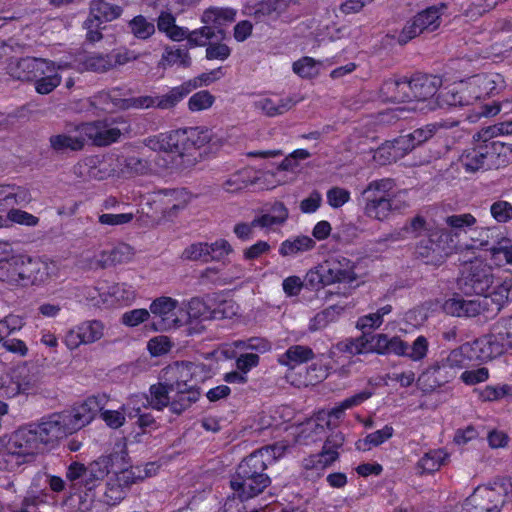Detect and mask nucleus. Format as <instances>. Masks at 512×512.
Segmentation results:
<instances>
[{"label":"nucleus","mask_w":512,"mask_h":512,"mask_svg":"<svg viewBox=\"0 0 512 512\" xmlns=\"http://www.w3.org/2000/svg\"><path fill=\"white\" fill-rule=\"evenodd\" d=\"M470 343H465L452 350L445 359L429 367L422 379L429 381L428 389L433 390L452 380L457 372L476 361Z\"/></svg>","instance_id":"obj_8"},{"label":"nucleus","mask_w":512,"mask_h":512,"mask_svg":"<svg viewBox=\"0 0 512 512\" xmlns=\"http://www.w3.org/2000/svg\"><path fill=\"white\" fill-rule=\"evenodd\" d=\"M371 396V391H361L351 397L344 399L337 406L330 410H320L316 414V420L319 423L325 424L328 428L336 427L346 410L360 405L361 403L369 399Z\"/></svg>","instance_id":"obj_21"},{"label":"nucleus","mask_w":512,"mask_h":512,"mask_svg":"<svg viewBox=\"0 0 512 512\" xmlns=\"http://www.w3.org/2000/svg\"><path fill=\"white\" fill-rule=\"evenodd\" d=\"M174 391L175 390L170 387L167 381L161 379V382L150 387V398L148 399L141 395L143 397V403L139 401L136 402V405L141 407L145 406V402H148L153 409L162 410L164 407L170 406L171 397L169 394Z\"/></svg>","instance_id":"obj_39"},{"label":"nucleus","mask_w":512,"mask_h":512,"mask_svg":"<svg viewBox=\"0 0 512 512\" xmlns=\"http://www.w3.org/2000/svg\"><path fill=\"white\" fill-rule=\"evenodd\" d=\"M493 330L503 343L505 350L512 348V317L499 320L493 326Z\"/></svg>","instance_id":"obj_63"},{"label":"nucleus","mask_w":512,"mask_h":512,"mask_svg":"<svg viewBox=\"0 0 512 512\" xmlns=\"http://www.w3.org/2000/svg\"><path fill=\"white\" fill-rule=\"evenodd\" d=\"M476 218L470 213L453 214L443 219V226H436L429 233L430 246H425L426 252H420L422 256H428L430 251L451 253L459 245V238L468 232V229L476 224Z\"/></svg>","instance_id":"obj_6"},{"label":"nucleus","mask_w":512,"mask_h":512,"mask_svg":"<svg viewBox=\"0 0 512 512\" xmlns=\"http://www.w3.org/2000/svg\"><path fill=\"white\" fill-rule=\"evenodd\" d=\"M149 311L154 318L152 326L155 331H167L185 324L183 309L174 298L168 296L156 298L151 302Z\"/></svg>","instance_id":"obj_10"},{"label":"nucleus","mask_w":512,"mask_h":512,"mask_svg":"<svg viewBox=\"0 0 512 512\" xmlns=\"http://www.w3.org/2000/svg\"><path fill=\"white\" fill-rule=\"evenodd\" d=\"M470 347L472 348L473 354H475L476 361H489L502 355L506 351L494 330H492L490 334L470 343Z\"/></svg>","instance_id":"obj_27"},{"label":"nucleus","mask_w":512,"mask_h":512,"mask_svg":"<svg viewBox=\"0 0 512 512\" xmlns=\"http://www.w3.org/2000/svg\"><path fill=\"white\" fill-rule=\"evenodd\" d=\"M125 489L145 478L149 477L146 469H142L141 466H132L115 473L113 476Z\"/></svg>","instance_id":"obj_54"},{"label":"nucleus","mask_w":512,"mask_h":512,"mask_svg":"<svg viewBox=\"0 0 512 512\" xmlns=\"http://www.w3.org/2000/svg\"><path fill=\"white\" fill-rule=\"evenodd\" d=\"M111 298L112 303L130 304L136 297L132 286L125 283H116L107 288L105 293Z\"/></svg>","instance_id":"obj_55"},{"label":"nucleus","mask_w":512,"mask_h":512,"mask_svg":"<svg viewBox=\"0 0 512 512\" xmlns=\"http://www.w3.org/2000/svg\"><path fill=\"white\" fill-rule=\"evenodd\" d=\"M416 146V143H414V141L412 142L410 134L402 135L395 139L392 143L380 147L376 151L374 158L378 160L384 158L381 162L382 164L390 163L403 157L405 154L412 151Z\"/></svg>","instance_id":"obj_28"},{"label":"nucleus","mask_w":512,"mask_h":512,"mask_svg":"<svg viewBox=\"0 0 512 512\" xmlns=\"http://www.w3.org/2000/svg\"><path fill=\"white\" fill-rule=\"evenodd\" d=\"M289 218V211L282 202H275L261 215L252 220V225L264 229L266 232L275 231L283 226Z\"/></svg>","instance_id":"obj_26"},{"label":"nucleus","mask_w":512,"mask_h":512,"mask_svg":"<svg viewBox=\"0 0 512 512\" xmlns=\"http://www.w3.org/2000/svg\"><path fill=\"white\" fill-rule=\"evenodd\" d=\"M446 456V453L441 449L430 450L417 462V470L421 474L433 473L440 469Z\"/></svg>","instance_id":"obj_48"},{"label":"nucleus","mask_w":512,"mask_h":512,"mask_svg":"<svg viewBox=\"0 0 512 512\" xmlns=\"http://www.w3.org/2000/svg\"><path fill=\"white\" fill-rule=\"evenodd\" d=\"M495 282L491 266L482 262H472L459 280V288L466 295H490L489 289Z\"/></svg>","instance_id":"obj_11"},{"label":"nucleus","mask_w":512,"mask_h":512,"mask_svg":"<svg viewBox=\"0 0 512 512\" xmlns=\"http://www.w3.org/2000/svg\"><path fill=\"white\" fill-rule=\"evenodd\" d=\"M118 162L119 159L112 157L103 159L99 165H96L94 160L84 161L74 167V173L84 180H103L117 172L115 165Z\"/></svg>","instance_id":"obj_22"},{"label":"nucleus","mask_w":512,"mask_h":512,"mask_svg":"<svg viewBox=\"0 0 512 512\" xmlns=\"http://www.w3.org/2000/svg\"><path fill=\"white\" fill-rule=\"evenodd\" d=\"M46 63V67L37 72L34 78L35 90L41 95L49 94L57 88L62 81L60 72L72 68V64L66 61L55 62L46 59Z\"/></svg>","instance_id":"obj_18"},{"label":"nucleus","mask_w":512,"mask_h":512,"mask_svg":"<svg viewBox=\"0 0 512 512\" xmlns=\"http://www.w3.org/2000/svg\"><path fill=\"white\" fill-rule=\"evenodd\" d=\"M174 392L175 395L171 398L170 410L178 415L188 409L199 398V392L195 388L175 390Z\"/></svg>","instance_id":"obj_47"},{"label":"nucleus","mask_w":512,"mask_h":512,"mask_svg":"<svg viewBox=\"0 0 512 512\" xmlns=\"http://www.w3.org/2000/svg\"><path fill=\"white\" fill-rule=\"evenodd\" d=\"M478 100L481 99L476 88L473 86L471 77L441 92V104L443 107L471 105Z\"/></svg>","instance_id":"obj_20"},{"label":"nucleus","mask_w":512,"mask_h":512,"mask_svg":"<svg viewBox=\"0 0 512 512\" xmlns=\"http://www.w3.org/2000/svg\"><path fill=\"white\" fill-rule=\"evenodd\" d=\"M45 444L40 441L33 426L29 429L18 430L11 437L7 449L11 455L24 457V462L30 461L41 452Z\"/></svg>","instance_id":"obj_17"},{"label":"nucleus","mask_w":512,"mask_h":512,"mask_svg":"<svg viewBox=\"0 0 512 512\" xmlns=\"http://www.w3.org/2000/svg\"><path fill=\"white\" fill-rule=\"evenodd\" d=\"M290 97H259L253 102V107L268 117H275L289 111L294 105Z\"/></svg>","instance_id":"obj_33"},{"label":"nucleus","mask_w":512,"mask_h":512,"mask_svg":"<svg viewBox=\"0 0 512 512\" xmlns=\"http://www.w3.org/2000/svg\"><path fill=\"white\" fill-rule=\"evenodd\" d=\"M471 78L480 99L493 96L505 88V80L499 73L478 74Z\"/></svg>","instance_id":"obj_34"},{"label":"nucleus","mask_w":512,"mask_h":512,"mask_svg":"<svg viewBox=\"0 0 512 512\" xmlns=\"http://www.w3.org/2000/svg\"><path fill=\"white\" fill-rule=\"evenodd\" d=\"M316 242L306 235H298L284 240L279 246V254L282 257H296L313 250Z\"/></svg>","instance_id":"obj_37"},{"label":"nucleus","mask_w":512,"mask_h":512,"mask_svg":"<svg viewBox=\"0 0 512 512\" xmlns=\"http://www.w3.org/2000/svg\"><path fill=\"white\" fill-rule=\"evenodd\" d=\"M77 62V69L81 72L92 71L96 73H104L112 69L109 54L92 53L79 57Z\"/></svg>","instance_id":"obj_43"},{"label":"nucleus","mask_w":512,"mask_h":512,"mask_svg":"<svg viewBox=\"0 0 512 512\" xmlns=\"http://www.w3.org/2000/svg\"><path fill=\"white\" fill-rule=\"evenodd\" d=\"M215 101V97L207 90L194 93L188 100V108L192 112L209 109Z\"/></svg>","instance_id":"obj_60"},{"label":"nucleus","mask_w":512,"mask_h":512,"mask_svg":"<svg viewBox=\"0 0 512 512\" xmlns=\"http://www.w3.org/2000/svg\"><path fill=\"white\" fill-rule=\"evenodd\" d=\"M129 26L134 36L139 39H147L155 32L154 24L148 22L146 18L141 15L133 18Z\"/></svg>","instance_id":"obj_64"},{"label":"nucleus","mask_w":512,"mask_h":512,"mask_svg":"<svg viewBox=\"0 0 512 512\" xmlns=\"http://www.w3.org/2000/svg\"><path fill=\"white\" fill-rule=\"evenodd\" d=\"M473 139L475 143L466 148L460 155V165L468 173H474L482 169H490V144L487 143L489 137L484 136L481 130L473 136Z\"/></svg>","instance_id":"obj_14"},{"label":"nucleus","mask_w":512,"mask_h":512,"mask_svg":"<svg viewBox=\"0 0 512 512\" xmlns=\"http://www.w3.org/2000/svg\"><path fill=\"white\" fill-rule=\"evenodd\" d=\"M24 324V319L19 315L9 314L4 317L0 320V342H2L5 337L21 330Z\"/></svg>","instance_id":"obj_62"},{"label":"nucleus","mask_w":512,"mask_h":512,"mask_svg":"<svg viewBox=\"0 0 512 512\" xmlns=\"http://www.w3.org/2000/svg\"><path fill=\"white\" fill-rule=\"evenodd\" d=\"M321 273L317 271H310L307 276L310 281L319 278L323 284H330L334 282H353L356 279L353 263L345 258H331L327 260L321 267Z\"/></svg>","instance_id":"obj_13"},{"label":"nucleus","mask_w":512,"mask_h":512,"mask_svg":"<svg viewBox=\"0 0 512 512\" xmlns=\"http://www.w3.org/2000/svg\"><path fill=\"white\" fill-rule=\"evenodd\" d=\"M236 14V10L230 7H210L203 12L201 21L208 26L214 25L221 29L222 26L234 22Z\"/></svg>","instance_id":"obj_41"},{"label":"nucleus","mask_w":512,"mask_h":512,"mask_svg":"<svg viewBox=\"0 0 512 512\" xmlns=\"http://www.w3.org/2000/svg\"><path fill=\"white\" fill-rule=\"evenodd\" d=\"M81 131L86 144L91 143L99 147L108 146L118 141L122 135V129L118 127V122L109 120L82 123Z\"/></svg>","instance_id":"obj_16"},{"label":"nucleus","mask_w":512,"mask_h":512,"mask_svg":"<svg viewBox=\"0 0 512 512\" xmlns=\"http://www.w3.org/2000/svg\"><path fill=\"white\" fill-rule=\"evenodd\" d=\"M394 183L391 179L371 181L362 191L363 212L370 219L383 222L394 214L408 207L393 194Z\"/></svg>","instance_id":"obj_5"},{"label":"nucleus","mask_w":512,"mask_h":512,"mask_svg":"<svg viewBox=\"0 0 512 512\" xmlns=\"http://www.w3.org/2000/svg\"><path fill=\"white\" fill-rule=\"evenodd\" d=\"M289 0H263L253 7L252 15L257 21L277 19L288 8Z\"/></svg>","instance_id":"obj_40"},{"label":"nucleus","mask_w":512,"mask_h":512,"mask_svg":"<svg viewBox=\"0 0 512 512\" xmlns=\"http://www.w3.org/2000/svg\"><path fill=\"white\" fill-rule=\"evenodd\" d=\"M393 310L392 305L386 304L380 307L376 312L361 316L356 322V328L362 331L375 330L383 323V318Z\"/></svg>","instance_id":"obj_49"},{"label":"nucleus","mask_w":512,"mask_h":512,"mask_svg":"<svg viewBox=\"0 0 512 512\" xmlns=\"http://www.w3.org/2000/svg\"><path fill=\"white\" fill-rule=\"evenodd\" d=\"M489 163L491 168L496 169L512 163V144L499 141L491 143Z\"/></svg>","instance_id":"obj_45"},{"label":"nucleus","mask_w":512,"mask_h":512,"mask_svg":"<svg viewBox=\"0 0 512 512\" xmlns=\"http://www.w3.org/2000/svg\"><path fill=\"white\" fill-rule=\"evenodd\" d=\"M441 9L429 7L408 21L398 36L400 44H406L424 32H433L441 24Z\"/></svg>","instance_id":"obj_12"},{"label":"nucleus","mask_w":512,"mask_h":512,"mask_svg":"<svg viewBox=\"0 0 512 512\" xmlns=\"http://www.w3.org/2000/svg\"><path fill=\"white\" fill-rule=\"evenodd\" d=\"M181 258L188 261L209 262L208 243L197 242L189 245L183 250Z\"/></svg>","instance_id":"obj_59"},{"label":"nucleus","mask_w":512,"mask_h":512,"mask_svg":"<svg viewBox=\"0 0 512 512\" xmlns=\"http://www.w3.org/2000/svg\"><path fill=\"white\" fill-rule=\"evenodd\" d=\"M46 59L36 57H25L13 59L7 66V71L11 77L21 81H34L36 73L45 68Z\"/></svg>","instance_id":"obj_25"},{"label":"nucleus","mask_w":512,"mask_h":512,"mask_svg":"<svg viewBox=\"0 0 512 512\" xmlns=\"http://www.w3.org/2000/svg\"><path fill=\"white\" fill-rule=\"evenodd\" d=\"M511 290L512 276L494 286L490 295L477 296L473 299L452 297L445 301L443 309L447 314L457 317H475L482 313L492 317L508 302Z\"/></svg>","instance_id":"obj_3"},{"label":"nucleus","mask_w":512,"mask_h":512,"mask_svg":"<svg viewBox=\"0 0 512 512\" xmlns=\"http://www.w3.org/2000/svg\"><path fill=\"white\" fill-rule=\"evenodd\" d=\"M176 65L184 68L191 65V57L188 50L175 46L166 47L159 61V66L167 69Z\"/></svg>","instance_id":"obj_44"},{"label":"nucleus","mask_w":512,"mask_h":512,"mask_svg":"<svg viewBox=\"0 0 512 512\" xmlns=\"http://www.w3.org/2000/svg\"><path fill=\"white\" fill-rule=\"evenodd\" d=\"M408 83L412 99L408 100L407 107L399 108V111H432L443 107L441 104V93L435 98L440 85V80L437 77L419 75L412 78Z\"/></svg>","instance_id":"obj_9"},{"label":"nucleus","mask_w":512,"mask_h":512,"mask_svg":"<svg viewBox=\"0 0 512 512\" xmlns=\"http://www.w3.org/2000/svg\"><path fill=\"white\" fill-rule=\"evenodd\" d=\"M491 258L495 264L502 263L512 265V242L510 239L503 238L496 245L490 247Z\"/></svg>","instance_id":"obj_57"},{"label":"nucleus","mask_w":512,"mask_h":512,"mask_svg":"<svg viewBox=\"0 0 512 512\" xmlns=\"http://www.w3.org/2000/svg\"><path fill=\"white\" fill-rule=\"evenodd\" d=\"M369 339L365 335L358 338H348L338 342L335 345V350L340 353H345L350 356L368 353Z\"/></svg>","instance_id":"obj_52"},{"label":"nucleus","mask_w":512,"mask_h":512,"mask_svg":"<svg viewBox=\"0 0 512 512\" xmlns=\"http://www.w3.org/2000/svg\"><path fill=\"white\" fill-rule=\"evenodd\" d=\"M143 403V397L139 395L132 396L126 404H123L119 410H103L101 411L102 420L110 428L117 429L125 423V415L130 418L139 415L140 406L136 402Z\"/></svg>","instance_id":"obj_30"},{"label":"nucleus","mask_w":512,"mask_h":512,"mask_svg":"<svg viewBox=\"0 0 512 512\" xmlns=\"http://www.w3.org/2000/svg\"><path fill=\"white\" fill-rule=\"evenodd\" d=\"M190 199V194L185 189L160 190L155 193V200L162 205L163 212L169 216L184 209Z\"/></svg>","instance_id":"obj_29"},{"label":"nucleus","mask_w":512,"mask_h":512,"mask_svg":"<svg viewBox=\"0 0 512 512\" xmlns=\"http://www.w3.org/2000/svg\"><path fill=\"white\" fill-rule=\"evenodd\" d=\"M126 494L127 489L111 476L107 481L104 494L107 504L116 505L120 503L126 497Z\"/></svg>","instance_id":"obj_61"},{"label":"nucleus","mask_w":512,"mask_h":512,"mask_svg":"<svg viewBox=\"0 0 512 512\" xmlns=\"http://www.w3.org/2000/svg\"><path fill=\"white\" fill-rule=\"evenodd\" d=\"M198 366L190 362H175L162 370L161 379L174 390H187L195 388L191 384Z\"/></svg>","instance_id":"obj_19"},{"label":"nucleus","mask_w":512,"mask_h":512,"mask_svg":"<svg viewBox=\"0 0 512 512\" xmlns=\"http://www.w3.org/2000/svg\"><path fill=\"white\" fill-rule=\"evenodd\" d=\"M194 89H197L195 81H186L179 86L173 87L166 94L156 96V108L162 110L171 109Z\"/></svg>","instance_id":"obj_38"},{"label":"nucleus","mask_w":512,"mask_h":512,"mask_svg":"<svg viewBox=\"0 0 512 512\" xmlns=\"http://www.w3.org/2000/svg\"><path fill=\"white\" fill-rule=\"evenodd\" d=\"M122 8L110 4L104 0H93L89 8L88 24L90 26H101L104 22H110L119 18Z\"/></svg>","instance_id":"obj_31"},{"label":"nucleus","mask_w":512,"mask_h":512,"mask_svg":"<svg viewBox=\"0 0 512 512\" xmlns=\"http://www.w3.org/2000/svg\"><path fill=\"white\" fill-rule=\"evenodd\" d=\"M183 314L185 315V324L192 320L212 319V310L198 297H194L188 301L186 310H183Z\"/></svg>","instance_id":"obj_50"},{"label":"nucleus","mask_w":512,"mask_h":512,"mask_svg":"<svg viewBox=\"0 0 512 512\" xmlns=\"http://www.w3.org/2000/svg\"><path fill=\"white\" fill-rule=\"evenodd\" d=\"M209 141L207 131L197 127L162 133L146 140L158 152L155 165L161 169H185L196 164L198 150Z\"/></svg>","instance_id":"obj_1"},{"label":"nucleus","mask_w":512,"mask_h":512,"mask_svg":"<svg viewBox=\"0 0 512 512\" xmlns=\"http://www.w3.org/2000/svg\"><path fill=\"white\" fill-rule=\"evenodd\" d=\"M321 66V61L305 56L293 63L292 70L301 78L312 79L319 75Z\"/></svg>","instance_id":"obj_51"},{"label":"nucleus","mask_w":512,"mask_h":512,"mask_svg":"<svg viewBox=\"0 0 512 512\" xmlns=\"http://www.w3.org/2000/svg\"><path fill=\"white\" fill-rule=\"evenodd\" d=\"M100 409L98 398L89 397L71 409L42 417L33 427L40 441L54 444L88 425Z\"/></svg>","instance_id":"obj_2"},{"label":"nucleus","mask_w":512,"mask_h":512,"mask_svg":"<svg viewBox=\"0 0 512 512\" xmlns=\"http://www.w3.org/2000/svg\"><path fill=\"white\" fill-rule=\"evenodd\" d=\"M120 91L113 89L110 91L99 92L94 97V103L101 106V109L105 111H112L114 109H120V103L123 102L124 98L120 97Z\"/></svg>","instance_id":"obj_58"},{"label":"nucleus","mask_w":512,"mask_h":512,"mask_svg":"<svg viewBox=\"0 0 512 512\" xmlns=\"http://www.w3.org/2000/svg\"><path fill=\"white\" fill-rule=\"evenodd\" d=\"M343 308L341 306L333 305L317 313L309 324L310 331H317L325 328L329 323L335 321L341 314Z\"/></svg>","instance_id":"obj_56"},{"label":"nucleus","mask_w":512,"mask_h":512,"mask_svg":"<svg viewBox=\"0 0 512 512\" xmlns=\"http://www.w3.org/2000/svg\"><path fill=\"white\" fill-rule=\"evenodd\" d=\"M380 97L383 101L392 103H407L412 99L409 93V83L406 79H388L380 88Z\"/></svg>","instance_id":"obj_32"},{"label":"nucleus","mask_w":512,"mask_h":512,"mask_svg":"<svg viewBox=\"0 0 512 512\" xmlns=\"http://www.w3.org/2000/svg\"><path fill=\"white\" fill-rule=\"evenodd\" d=\"M314 356V352L311 348L302 345H293L279 357L278 362L290 369H294L296 366L312 360Z\"/></svg>","instance_id":"obj_42"},{"label":"nucleus","mask_w":512,"mask_h":512,"mask_svg":"<svg viewBox=\"0 0 512 512\" xmlns=\"http://www.w3.org/2000/svg\"><path fill=\"white\" fill-rule=\"evenodd\" d=\"M224 36L225 33L222 29H218L216 31L215 28L205 24V26L201 28L189 31L186 39L190 47H201L206 46L208 40H211L213 38L223 39Z\"/></svg>","instance_id":"obj_46"},{"label":"nucleus","mask_w":512,"mask_h":512,"mask_svg":"<svg viewBox=\"0 0 512 512\" xmlns=\"http://www.w3.org/2000/svg\"><path fill=\"white\" fill-rule=\"evenodd\" d=\"M50 148L56 153L77 152L84 149L86 140L81 131V124L66 133L50 136Z\"/></svg>","instance_id":"obj_23"},{"label":"nucleus","mask_w":512,"mask_h":512,"mask_svg":"<svg viewBox=\"0 0 512 512\" xmlns=\"http://www.w3.org/2000/svg\"><path fill=\"white\" fill-rule=\"evenodd\" d=\"M134 256L133 248L127 244H119L109 250H103L96 255V265L104 268L111 265L127 263Z\"/></svg>","instance_id":"obj_35"},{"label":"nucleus","mask_w":512,"mask_h":512,"mask_svg":"<svg viewBox=\"0 0 512 512\" xmlns=\"http://www.w3.org/2000/svg\"><path fill=\"white\" fill-rule=\"evenodd\" d=\"M512 497V478H498L488 485L477 487L466 499V512H500Z\"/></svg>","instance_id":"obj_7"},{"label":"nucleus","mask_w":512,"mask_h":512,"mask_svg":"<svg viewBox=\"0 0 512 512\" xmlns=\"http://www.w3.org/2000/svg\"><path fill=\"white\" fill-rule=\"evenodd\" d=\"M31 200V193L25 187L16 185H0V211L15 205H26Z\"/></svg>","instance_id":"obj_36"},{"label":"nucleus","mask_w":512,"mask_h":512,"mask_svg":"<svg viewBox=\"0 0 512 512\" xmlns=\"http://www.w3.org/2000/svg\"><path fill=\"white\" fill-rule=\"evenodd\" d=\"M269 455V448H262L251 453L238 465L231 487L241 500L257 496L270 484V478L265 474L266 458Z\"/></svg>","instance_id":"obj_4"},{"label":"nucleus","mask_w":512,"mask_h":512,"mask_svg":"<svg viewBox=\"0 0 512 512\" xmlns=\"http://www.w3.org/2000/svg\"><path fill=\"white\" fill-rule=\"evenodd\" d=\"M29 266L21 256H13L0 266V281L10 285H26L29 283Z\"/></svg>","instance_id":"obj_24"},{"label":"nucleus","mask_w":512,"mask_h":512,"mask_svg":"<svg viewBox=\"0 0 512 512\" xmlns=\"http://www.w3.org/2000/svg\"><path fill=\"white\" fill-rule=\"evenodd\" d=\"M105 335V325L99 320L83 321L68 330L63 342L69 350H75L80 345H89L102 339Z\"/></svg>","instance_id":"obj_15"},{"label":"nucleus","mask_w":512,"mask_h":512,"mask_svg":"<svg viewBox=\"0 0 512 512\" xmlns=\"http://www.w3.org/2000/svg\"><path fill=\"white\" fill-rule=\"evenodd\" d=\"M252 183L248 170H238L222 183V189L231 194L239 193Z\"/></svg>","instance_id":"obj_53"}]
</instances>
